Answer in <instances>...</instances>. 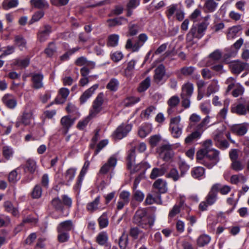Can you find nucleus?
<instances>
[{
	"label": "nucleus",
	"mask_w": 249,
	"mask_h": 249,
	"mask_svg": "<svg viewBox=\"0 0 249 249\" xmlns=\"http://www.w3.org/2000/svg\"><path fill=\"white\" fill-rule=\"evenodd\" d=\"M212 141L207 140L204 142V147L196 153V160L209 169L212 168L220 160V152L212 148Z\"/></svg>",
	"instance_id": "1"
},
{
	"label": "nucleus",
	"mask_w": 249,
	"mask_h": 249,
	"mask_svg": "<svg viewBox=\"0 0 249 249\" xmlns=\"http://www.w3.org/2000/svg\"><path fill=\"white\" fill-rule=\"evenodd\" d=\"M155 218L153 216L147 215V212L144 209H139L135 213L133 222L144 229H148L154 225Z\"/></svg>",
	"instance_id": "2"
},
{
	"label": "nucleus",
	"mask_w": 249,
	"mask_h": 249,
	"mask_svg": "<svg viewBox=\"0 0 249 249\" xmlns=\"http://www.w3.org/2000/svg\"><path fill=\"white\" fill-rule=\"evenodd\" d=\"M135 149L132 148L127 157V166L131 174L137 172L142 170L144 172L145 170L150 167V165L146 162H142L136 165H133L135 160Z\"/></svg>",
	"instance_id": "3"
},
{
	"label": "nucleus",
	"mask_w": 249,
	"mask_h": 249,
	"mask_svg": "<svg viewBox=\"0 0 249 249\" xmlns=\"http://www.w3.org/2000/svg\"><path fill=\"white\" fill-rule=\"evenodd\" d=\"M211 117L207 115L195 127V131L188 136L185 139L187 144L191 143L194 140L199 138L210 122Z\"/></svg>",
	"instance_id": "4"
},
{
	"label": "nucleus",
	"mask_w": 249,
	"mask_h": 249,
	"mask_svg": "<svg viewBox=\"0 0 249 249\" xmlns=\"http://www.w3.org/2000/svg\"><path fill=\"white\" fill-rule=\"evenodd\" d=\"M208 25L209 22L203 21L199 24L197 27L193 25L186 36L187 41L192 42L195 37L200 39L204 36Z\"/></svg>",
	"instance_id": "5"
},
{
	"label": "nucleus",
	"mask_w": 249,
	"mask_h": 249,
	"mask_svg": "<svg viewBox=\"0 0 249 249\" xmlns=\"http://www.w3.org/2000/svg\"><path fill=\"white\" fill-rule=\"evenodd\" d=\"M148 36L145 34H141L134 42L133 38H128L126 42L125 48L132 52H138L147 40Z\"/></svg>",
	"instance_id": "6"
},
{
	"label": "nucleus",
	"mask_w": 249,
	"mask_h": 249,
	"mask_svg": "<svg viewBox=\"0 0 249 249\" xmlns=\"http://www.w3.org/2000/svg\"><path fill=\"white\" fill-rule=\"evenodd\" d=\"M63 201L59 197L53 198L51 201V205L55 211L60 212H63L64 210V206L68 208L71 206L72 200L67 195H63L61 196Z\"/></svg>",
	"instance_id": "7"
},
{
	"label": "nucleus",
	"mask_w": 249,
	"mask_h": 249,
	"mask_svg": "<svg viewBox=\"0 0 249 249\" xmlns=\"http://www.w3.org/2000/svg\"><path fill=\"white\" fill-rule=\"evenodd\" d=\"M104 97V95L103 93L101 92L98 94L93 102L92 108L90 110L89 114V117L92 118L95 117L102 110Z\"/></svg>",
	"instance_id": "8"
},
{
	"label": "nucleus",
	"mask_w": 249,
	"mask_h": 249,
	"mask_svg": "<svg viewBox=\"0 0 249 249\" xmlns=\"http://www.w3.org/2000/svg\"><path fill=\"white\" fill-rule=\"evenodd\" d=\"M231 111L239 116H245L249 113V100L245 104L239 103L231 106Z\"/></svg>",
	"instance_id": "9"
},
{
	"label": "nucleus",
	"mask_w": 249,
	"mask_h": 249,
	"mask_svg": "<svg viewBox=\"0 0 249 249\" xmlns=\"http://www.w3.org/2000/svg\"><path fill=\"white\" fill-rule=\"evenodd\" d=\"M158 151L165 161H168L173 156L172 146L170 144H165L161 145L158 149Z\"/></svg>",
	"instance_id": "10"
},
{
	"label": "nucleus",
	"mask_w": 249,
	"mask_h": 249,
	"mask_svg": "<svg viewBox=\"0 0 249 249\" xmlns=\"http://www.w3.org/2000/svg\"><path fill=\"white\" fill-rule=\"evenodd\" d=\"M117 161V158L115 156H111L100 168L99 174L102 175L107 174L110 170H113L116 165Z\"/></svg>",
	"instance_id": "11"
},
{
	"label": "nucleus",
	"mask_w": 249,
	"mask_h": 249,
	"mask_svg": "<svg viewBox=\"0 0 249 249\" xmlns=\"http://www.w3.org/2000/svg\"><path fill=\"white\" fill-rule=\"evenodd\" d=\"M132 126L130 124H122L114 131V137L116 139H121L131 130Z\"/></svg>",
	"instance_id": "12"
},
{
	"label": "nucleus",
	"mask_w": 249,
	"mask_h": 249,
	"mask_svg": "<svg viewBox=\"0 0 249 249\" xmlns=\"http://www.w3.org/2000/svg\"><path fill=\"white\" fill-rule=\"evenodd\" d=\"M218 185L214 184L212 186L210 191L209 192L206 198L207 203L209 205L213 204L217 199V194L218 191Z\"/></svg>",
	"instance_id": "13"
},
{
	"label": "nucleus",
	"mask_w": 249,
	"mask_h": 249,
	"mask_svg": "<svg viewBox=\"0 0 249 249\" xmlns=\"http://www.w3.org/2000/svg\"><path fill=\"white\" fill-rule=\"evenodd\" d=\"M231 130L238 136H243L248 131V124L244 123L233 125L231 127Z\"/></svg>",
	"instance_id": "14"
},
{
	"label": "nucleus",
	"mask_w": 249,
	"mask_h": 249,
	"mask_svg": "<svg viewBox=\"0 0 249 249\" xmlns=\"http://www.w3.org/2000/svg\"><path fill=\"white\" fill-rule=\"evenodd\" d=\"M74 224L71 220L60 222L57 227V231L67 232L74 229Z\"/></svg>",
	"instance_id": "15"
},
{
	"label": "nucleus",
	"mask_w": 249,
	"mask_h": 249,
	"mask_svg": "<svg viewBox=\"0 0 249 249\" xmlns=\"http://www.w3.org/2000/svg\"><path fill=\"white\" fill-rule=\"evenodd\" d=\"M98 87V84H95L85 91L80 97V103L81 104L85 103L92 95Z\"/></svg>",
	"instance_id": "16"
},
{
	"label": "nucleus",
	"mask_w": 249,
	"mask_h": 249,
	"mask_svg": "<svg viewBox=\"0 0 249 249\" xmlns=\"http://www.w3.org/2000/svg\"><path fill=\"white\" fill-rule=\"evenodd\" d=\"M2 101L8 108L10 109L14 108L17 104L16 99L10 94L4 95L2 98Z\"/></svg>",
	"instance_id": "17"
},
{
	"label": "nucleus",
	"mask_w": 249,
	"mask_h": 249,
	"mask_svg": "<svg viewBox=\"0 0 249 249\" xmlns=\"http://www.w3.org/2000/svg\"><path fill=\"white\" fill-rule=\"evenodd\" d=\"M74 119L71 118L69 116L63 117L60 121L62 126L63 131L64 134H67L70 128L73 125Z\"/></svg>",
	"instance_id": "18"
},
{
	"label": "nucleus",
	"mask_w": 249,
	"mask_h": 249,
	"mask_svg": "<svg viewBox=\"0 0 249 249\" xmlns=\"http://www.w3.org/2000/svg\"><path fill=\"white\" fill-rule=\"evenodd\" d=\"M180 102L179 97L177 95L172 96L167 101V105L169 107L167 112L168 115H171L174 112V108L177 107Z\"/></svg>",
	"instance_id": "19"
},
{
	"label": "nucleus",
	"mask_w": 249,
	"mask_h": 249,
	"mask_svg": "<svg viewBox=\"0 0 249 249\" xmlns=\"http://www.w3.org/2000/svg\"><path fill=\"white\" fill-rule=\"evenodd\" d=\"M153 186L154 188L157 189L160 194L165 193L168 190L166 181L161 178L156 180L153 183Z\"/></svg>",
	"instance_id": "20"
},
{
	"label": "nucleus",
	"mask_w": 249,
	"mask_h": 249,
	"mask_svg": "<svg viewBox=\"0 0 249 249\" xmlns=\"http://www.w3.org/2000/svg\"><path fill=\"white\" fill-rule=\"evenodd\" d=\"M89 161H86L85 162L82 170H81L76 184L74 186V189L75 190H78L80 188L83 181V178L88 170V169L89 168Z\"/></svg>",
	"instance_id": "21"
},
{
	"label": "nucleus",
	"mask_w": 249,
	"mask_h": 249,
	"mask_svg": "<svg viewBox=\"0 0 249 249\" xmlns=\"http://www.w3.org/2000/svg\"><path fill=\"white\" fill-rule=\"evenodd\" d=\"M51 32V27L48 25H45L43 28L37 34L38 39L40 42L45 41L47 39Z\"/></svg>",
	"instance_id": "22"
},
{
	"label": "nucleus",
	"mask_w": 249,
	"mask_h": 249,
	"mask_svg": "<svg viewBox=\"0 0 249 249\" xmlns=\"http://www.w3.org/2000/svg\"><path fill=\"white\" fill-rule=\"evenodd\" d=\"M193 92L194 85L188 82L182 85L180 96L191 97Z\"/></svg>",
	"instance_id": "23"
},
{
	"label": "nucleus",
	"mask_w": 249,
	"mask_h": 249,
	"mask_svg": "<svg viewBox=\"0 0 249 249\" xmlns=\"http://www.w3.org/2000/svg\"><path fill=\"white\" fill-rule=\"evenodd\" d=\"M167 171V168L163 165L160 168H154L151 172L149 178L152 179H155L157 178L163 176Z\"/></svg>",
	"instance_id": "24"
},
{
	"label": "nucleus",
	"mask_w": 249,
	"mask_h": 249,
	"mask_svg": "<svg viewBox=\"0 0 249 249\" xmlns=\"http://www.w3.org/2000/svg\"><path fill=\"white\" fill-rule=\"evenodd\" d=\"M43 75L40 73H34L32 74V80L33 87L35 89H39L43 87L42 80Z\"/></svg>",
	"instance_id": "25"
},
{
	"label": "nucleus",
	"mask_w": 249,
	"mask_h": 249,
	"mask_svg": "<svg viewBox=\"0 0 249 249\" xmlns=\"http://www.w3.org/2000/svg\"><path fill=\"white\" fill-rule=\"evenodd\" d=\"M15 45L20 51H23L27 49V41L21 35H17L15 36Z\"/></svg>",
	"instance_id": "26"
},
{
	"label": "nucleus",
	"mask_w": 249,
	"mask_h": 249,
	"mask_svg": "<svg viewBox=\"0 0 249 249\" xmlns=\"http://www.w3.org/2000/svg\"><path fill=\"white\" fill-rule=\"evenodd\" d=\"M165 67L162 65H160L155 70L154 80L159 83L163 78L165 75Z\"/></svg>",
	"instance_id": "27"
},
{
	"label": "nucleus",
	"mask_w": 249,
	"mask_h": 249,
	"mask_svg": "<svg viewBox=\"0 0 249 249\" xmlns=\"http://www.w3.org/2000/svg\"><path fill=\"white\" fill-rule=\"evenodd\" d=\"M100 197L98 196L94 200L88 203L86 206V210L90 213H93L99 209Z\"/></svg>",
	"instance_id": "28"
},
{
	"label": "nucleus",
	"mask_w": 249,
	"mask_h": 249,
	"mask_svg": "<svg viewBox=\"0 0 249 249\" xmlns=\"http://www.w3.org/2000/svg\"><path fill=\"white\" fill-rule=\"evenodd\" d=\"M184 174L185 173L184 172L181 171L179 174L178 170L174 168L170 169L166 177L168 178H171L174 181H177L180 178L183 177Z\"/></svg>",
	"instance_id": "29"
},
{
	"label": "nucleus",
	"mask_w": 249,
	"mask_h": 249,
	"mask_svg": "<svg viewBox=\"0 0 249 249\" xmlns=\"http://www.w3.org/2000/svg\"><path fill=\"white\" fill-rule=\"evenodd\" d=\"M120 36L118 34H113L109 35L107 38V45L108 47H115L119 44Z\"/></svg>",
	"instance_id": "30"
},
{
	"label": "nucleus",
	"mask_w": 249,
	"mask_h": 249,
	"mask_svg": "<svg viewBox=\"0 0 249 249\" xmlns=\"http://www.w3.org/2000/svg\"><path fill=\"white\" fill-rule=\"evenodd\" d=\"M30 3L33 7L37 9H47L49 6L46 0H31Z\"/></svg>",
	"instance_id": "31"
},
{
	"label": "nucleus",
	"mask_w": 249,
	"mask_h": 249,
	"mask_svg": "<svg viewBox=\"0 0 249 249\" xmlns=\"http://www.w3.org/2000/svg\"><path fill=\"white\" fill-rule=\"evenodd\" d=\"M242 30L240 25L234 26L229 29L227 34V38L228 40L233 39L237 35L238 32Z\"/></svg>",
	"instance_id": "32"
},
{
	"label": "nucleus",
	"mask_w": 249,
	"mask_h": 249,
	"mask_svg": "<svg viewBox=\"0 0 249 249\" xmlns=\"http://www.w3.org/2000/svg\"><path fill=\"white\" fill-rule=\"evenodd\" d=\"M108 240L107 233L105 231L100 232L96 238V242L101 246L106 245Z\"/></svg>",
	"instance_id": "33"
},
{
	"label": "nucleus",
	"mask_w": 249,
	"mask_h": 249,
	"mask_svg": "<svg viewBox=\"0 0 249 249\" xmlns=\"http://www.w3.org/2000/svg\"><path fill=\"white\" fill-rule=\"evenodd\" d=\"M211 239L210 236L208 235L205 234H202L197 239V245L200 247H204L210 243Z\"/></svg>",
	"instance_id": "34"
},
{
	"label": "nucleus",
	"mask_w": 249,
	"mask_h": 249,
	"mask_svg": "<svg viewBox=\"0 0 249 249\" xmlns=\"http://www.w3.org/2000/svg\"><path fill=\"white\" fill-rule=\"evenodd\" d=\"M152 130V126L149 124H145L142 126L139 129L138 134L142 138H144Z\"/></svg>",
	"instance_id": "35"
},
{
	"label": "nucleus",
	"mask_w": 249,
	"mask_h": 249,
	"mask_svg": "<svg viewBox=\"0 0 249 249\" xmlns=\"http://www.w3.org/2000/svg\"><path fill=\"white\" fill-rule=\"evenodd\" d=\"M30 64V59L25 58L23 59L16 58L14 60L13 64L14 66L20 67V68H25L28 66Z\"/></svg>",
	"instance_id": "36"
},
{
	"label": "nucleus",
	"mask_w": 249,
	"mask_h": 249,
	"mask_svg": "<svg viewBox=\"0 0 249 249\" xmlns=\"http://www.w3.org/2000/svg\"><path fill=\"white\" fill-rule=\"evenodd\" d=\"M247 64L240 61L233 63L232 65V70L234 73H239L246 68Z\"/></svg>",
	"instance_id": "37"
},
{
	"label": "nucleus",
	"mask_w": 249,
	"mask_h": 249,
	"mask_svg": "<svg viewBox=\"0 0 249 249\" xmlns=\"http://www.w3.org/2000/svg\"><path fill=\"white\" fill-rule=\"evenodd\" d=\"M218 3L214 0H207L204 4V8L207 12H213L217 8Z\"/></svg>",
	"instance_id": "38"
},
{
	"label": "nucleus",
	"mask_w": 249,
	"mask_h": 249,
	"mask_svg": "<svg viewBox=\"0 0 249 249\" xmlns=\"http://www.w3.org/2000/svg\"><path fill=\"white\" fill-rule=\"evenodd\" d=\"M219 86L218 85V81L213 79L211 83L209 85L207 88V95L209 96L212 93H214L218 91Z\"/></svg>",
	"instance_id": "39"
},
{
	"label": "nucleus",
	"mask_w": 249,
	"mask_h": 249,
	"mask_svg": "<svg viewBox=\"0 0 249 249\" xmlns=\"http://www.w3.org/2000/svg\"><path fill=\"white\" fill-rule=\"evenodd\" d=\"M205 170L200 166L194 168L192 170V176L195 178H200L204 176Z\"/></svg>",
	"instance_id": "40"
},
{
	"label": "nucleus",
	"mask_w": 249,
	"mask_h": 249,
	"mask_svg": "<svg viewBox=\"0 0 249 249\" xmlns=\"http://www.w3.org/2000/svg\"><path fill=\"white\" fill-rule=\"evenodd\" d=\"M247 178L242 174L234 175L231 176L230 182L232 184H237L239 182L245 183Z\"/></svg>",
	"instance_id": "41"
},
{
	"label": "nucleus",
	"mask_w": 249,
	"mask_h": 249,
	"mask_svg": "<svg viewBox=\"0 0 249 249\" xmlns=\"http://www.w3.org/2000/svg\"><path fill=\"white\" fill-rule=\"evenodd\" d=\"M75 63L76 65L79 66L86 65L93 68L95 66V63L93 62L88 61L87 58L84 56H81L78 58L75 61Z\"/></svg>",
	"instance_id": "42"
},
{
	"label": "nucleus",
	"mask_w": 249,
	"mask_h": 249,
	"mask_svg": "<svg viewBox=\"0 0 249 249\" xmlns=\"http://www.w3.org/2000/svg\"><path fill=\"white\" fill-rule=\"evenodd\" d=\"M124 21H127L126 19L123 17H120L113 19H109L107 20L109 27H115L116 26L121 25Z\"/></svg>",
	"instance_id": "43"
},
{
	"label": "nucleus",
	"mask_w": 249,
	"mask_h": 249,
	"mask_svg": "<svg viewBox=\"0 0 249 249\" xmlns=\"http://www.w3.org/2000/svg\"><path fill=\"white\" fill-rule=\"evenodd\" d=\"M98 222L101 229L107 227L109 223L107 213H104L98 219Z\"/></svg>",
	"instance_id": "44"
},
{
	"label": "nucleus",
	"mask_w": 249,
	"mask_h": 249,
	"mask_svg": "<svg viewBox=\"0 0 249 249\" xmlns=\"http://www.w3.org/2000/svg\"><path fill=\"white\" fill-rule=\"evenodd\" d=\"M196 68L192 66L183 67L181 68L180 70V73L183 76L187 77L193 74Z\"/></svg>",
	"instance_id": "45"
},
{
	"label": "nucleus",
	"mask_w": 249,
	"mask_h": 249,
	"mask_svg": "<svg viewBox=\"0 0 249 249\" xmlns=\"http://www.w3.org/2000/svg\"><path fill=\"white\" fill-rule=\"evenodd\" d=\"M156 108L154 106H150L141 113L142 117L148 119L149 117L155 114Z\"/></svg>",
	"instance_id": "46"
},
{
	"label": "nucleus",
	"mask_w": 249,
	"mask_h": 249,
	"mask_svg": "<svg viewBox=\"0 0 249 249\" xmlns=\"http://www.w3.org/2000/svg\"><path fill=\"white\" fill-rule=\"evenodd\" d=\"M233 88L234 89L232 91L231 94L234 97H237L243 94L245 89L240 83H237Z\"/></svg>",
	"instance_id": "47"
},
{
	"label": "nucleus",
	"mask_w": 249,
	"mask_h": 249,
	"mask_svg": "<svg viewBox=\"0 0 249 249\" xmlns=\"http://www.w3.org/2000/svg\"><path fill=\"white\" fill-rule=\"evenodd\" d=\"M20 119L22 120V123L24 125H27L30 124L32 119V114L31 112H24L21 116Z\"/></svg>",
	"instance_id": "48"
},
{
	"label": "nucleus",
	"mask_w": 249,
	"mask_h": 249,
	"mask_svg": "<svg viewBox=\"0 0 249 249\" xmlns=\"http://www.w3.org/2000/svg\"><path fill=\"white\" fill-rule=\"evenodd\" d=\"M139 30V27L135 24H130L128 26V31L127 33V36H131L136 35Z\"/></svg>",
	"instance_id": "49"
},
{
	"label": "nucleus",
	"mask_w": 249,
	"mask_h": 249,
	"mask_svg": "<svg viewBox=\"0 0 249 249\" xmlns=\"http://www.w3.org/2000/svg\"><path fill=\"white\" fill-rule=\"evenodd\" d=\"M18 3V0H4L2 3V7L5 10L16 7Z\"/></svg>",
	"instance_id": "50"
},
{
	"label": "nucleus",
	"mask_w": 249,
	"mask_h": 249,
	"mask_svg": "<svg viewBox=\"0 0 249 249\" xmlns=\"http://www.w3.org/2000/svg\"><path fill=\"white\" fill-rule=\"evenodd\" d=\"M128 243V236L123 232L119 238V246L121 249H125Z\"/></svg>",
	"instance_id": "51"
},
{
	"label": "nucleus",
	"mask_w": 249,
	"mask_h": 249,
	"mask_svg": "<svg viewBox=\"0 0 249 249\" xmlns=\"http://www.w3.org/2000/svg\"><path fill=\"white\" fill-rule=\"evenodd\" d=\"M238 83L236 82V79L233 77H230L228 78L225 81V84L228 85L226 92L228 93L233 88H234Z\"/></svg>",
	"instance_id": "52"
},
{
	"label": "nucleus",
	"mask_w": 249,
	"mask_h": 249,
	"mask_svg": "<svg viewBox=\"0 0 249 249\" xmlns=\"http://www.w3.org/2000/svg\"><path fill=\"white\" fill-rule=\"evenodd\" d=\"M13 150L9 146H4L2 148L3 156L7 160H9L13 155Z\"/></svg>",
	"instance_id": "53"
},
{
	"label": "nucleus",
	"mask_w": 249,
	"mask_h": 249,
	"mask_svg": "<svg viewBox=\"0 0 249 249\" xmlns=\"http://www.w3.org/2000/svg\"><path fill=\"white\" fill-rule=\"evenodd\" d=\"M119 86L118 81L115 79H111L107 85V89L110 91H115L118 89Z\"/></svg>",
	"instance_id": "54"
},
{
	"label": "nucleus",
	"mask_w": 249,
	"mask_h": 249,
	"mask_svg": "<svg viewBox=\"0 0 249 249\" xmlns=\"http://www.w3.org/2000/svg\"><path fill=\"white\" fill-rule=\"evenodd\" d=\"M150 78L149 77L146 78L140 84L138 88V91L139 92H143L146 90L150 86Z\"/></svg>",
	"instance_id": "55"
},
{
	"label": "nucleus",
	"mask_w": 249,
	"mask_h": 249,
	"mask_svg": "<svg viewBox=\"0 0 249 249\" xmlns=\"http://www.w3.org/2000/svg\"><path fill=\"white\" fill-rule=\"evenodd\" d=\"M31 195L33 198L37 199L40 198L42 195L41 186L38 184L36 185L33 188Z\"/></svg>",
	"instance_id": "56"
},
{
	"label": "nucleus",
	"mask_w": 249,
	"mask_h": 249,
	"mask_svg": "<svg viewBox=\"0 0 249 249\" xmlns=\"http://www.w3.org/2000/svg\"><path fill=\"white\" fill-rule=\"evenodd\" d=\"M76 172V169L74 168H71L67 170L65 178L67 182H70L74 178Z\"/></svg>",
	"instance_id": "57"
},
{
	"label": "nucleus",
	"mask_w": 249,
	"mask_h": 249,
	"mask_svg": "<svg viewBox=\"0 0 249 249\" xmlns=\"http://www.w3.org/2000/svg\"><path fill=\"white\" fill-rule=\"evenodd\" d=\"M56 51V47L53 42L48 44V47L44 50L45 53L48 56H52Z\"/></svg>",
	"instance_id": "58"
},
{
	"label": "nucleus",
	"mask_w": 249,
	"mask_h": 249,
	"mask_svg": "<svg viewBox=\"0 0 249 249\" xmlns=\"http://www.w3.org/2000/svg\"><path fill=\"white\" fill-rule=\"evenodd\" d=\"M172 136L176 138L180 137L182 133V126H174L170 127Z\"/></svg>",
	"instance_id": "59"
},
{
	"label": "nucleus",
	"mask_w": 249,
	"mask_h": 249,
	"mask_svg": "<svg viewBox=\"0 0 249 249\" xmlns=\"http://www.w3.org/2000/svg\"><path fill=\"white\" fill-rule=\"evenodd\" d=\"M57 240L60 243L66 242L69 240L70 235L68 232L63 231H57Z\"/></svg>",
	"instance_id": "60"
},
{
	"label": "nucleus",
	"mask_w": 249,
	"mask_h": 249,
	"mask_svg": "<svg viewBox=\"0 0 249 249\" xmlns=\"http://www.w3.org/2000/svg\"><path fill=\"white\" fill-rule=\"evenodd\" d=\"M130 194L129 192L123 191L120 194L119 200L128 204L130 200Z\"/></svg>",
	"instance_id": "61"
},
{
	"label": "nucleus",
	"mask_w": 249,
	"mask_h": 249,
	"mask_svg": "<svg viewBox=\"0 0 249 249\" xmlns=\"http://www.w3.org/2000/svg\"><path fill=\"white\" fill-rule=\"evenodd\" d=\"M244 165L242 162L238 160H233L231 164V168L235 171H241L244 169Z\"/></svg>",
	"instance_id": "62"
},
{
	"label": "nucleus",
	"mask_w": 249,
	"mask_h": 249,
	"mask_svg": "<svg viewBox=\"0 0 249 249\" xmlns=\"http://www.w3.org/2000/svg\"><path fill=\"white\" fill-rule=\"evenodd\" d=\"M10 222V218L9 216L3 214L0 215V228L8 226Z\"/></svg>",
	"instance_id": "63"
},
{
	"label": "nucleus",
	"mask_w": 249,
	"mask_h": 249,
	"mask_svg": "<svg viewBox=\"0 0 249 249\" xmlns=\"http://www.w3.org/2000/svg\"><path fill=\"white\" fill-rule=\"evenodd\" d=\"M161 137L160 135H155L150 137L149 142L151 147H154L157 146L158 143L160 142Z\"/></svg>",
	"instance_id": "64"
}]
</instances>
